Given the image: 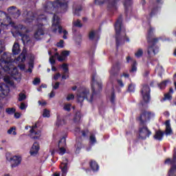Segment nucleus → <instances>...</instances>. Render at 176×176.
I'll use <instances>...</instances> for the list:
<instances>
[{"label": "nucleus", "mask_w": 176, "mask_h": 176, "mask_svg": "<svg viewBox=\"0 0 176 176\" xmlns=\"http://www.w3.org/2000/svg\"><path fill=\"white\" fill-rule=\"evenodd\" d=\"M95 85L98 87V91L100 92L102 90V83L96 81V74L91 76V90L92 94H90V91L85 89L81 91H78L77 94V101L78 102H83L85 100H87L89 102H93L94 96L97 95V91H96Z\"/></svg>", "instance_id": "1"}, {"label": "nucleus", "mask_w": 176, "mask_h": 176, "mask_svg": "<svg viewBox=\"0 0 176 176\" xmlns=\"http://www.w3.org/2000/svg\"><path fill=\"white\" fill-rule=\"evenodd\" d=\"M155 28L150 26V28L147 31L146 41L148 46L147 47V54L148 57L152 56H156L159 53V46L156 45L159 43L160 41L163 39L162 37H155Z\"/></svg>", "instance_id": "3"}, {"label": "nucleus", "mask_w": 176, "mask_h": 176, "mask_svg": "<svg viewBox=\"0 0 176 176\" xmlns=\"http://www.w3.org/2000/svg\"><path fill=\"white\" fill-rule=\"evenodd\" d=\"M13 130H16V128L12 127L10 128L8 131V134H13V135H16V134H17V132H16L15 131Z\"/></svg>", "instance_id": "41"}, {"label": "nucleus", "mask_w": 176, "mask_h": 176, "mask_svg": "<svg viewBox=\"0 0 176 176\" xmlns=\"http://www.w3.org/2000/svg\"><path fill=\"white\" fill-rule=\"evenodd\" d=\"M171 80L170 79L165 80L162 81V82L158 84V87L160 90H164L166 87H167V83H170Z\"/></svg>", "instance_id": "24"}, {"label": "nucleus", "mask_w": 176, "mask_h": 176, "mask_svg": "<svg viewBox=\"0 0 176 176\" xmlns=\"http://www.w3.org/2000/svg\"><path fill=\"white\" fill-rule=\"evenodd\" d=\"M135 88L133 86L132 84H130L128 87V91H130V93H134Z\"/></svg>", "instance_id": "51"}, {"label": "nucleus", "mask_w": 176, "mask_h": 176, "mask_svg": "<svg viewBox=\"0 0 176 176\" xmlns=\"http://www.w3.org/2000/svg\"><path fill=\"white\" fill-rule=\"evenodd\" d=\"M43 118H50V111L45 109L43 113Z\"/></svg>", "instance_id": "34"}, {"label": "nucleus", "mask_w": 176, "mask_h": 176, "mask_svg": "<svg viewBox=\"0 0 176 176\" xmlns=\"http://www.w3.org/2000/svg\"><path fill=\"white\" fill-rule=\"evenodd\" d=\"M0 60L1 63L9 64V63H10V60H12V54L9 52H4L3 54L1 55Z\"/></svg>", "instance_id": "14"}, {"label": "nucleus", "mask_w": 176, "mask_h": 176, "mask_svg": "<svg viewBox=\"0 0 176 176\" xmlns=\"http://www.w3.org/2000/svg\"><path fill=\"white\" fill-rule=\"evenodd\" d=\"M148 10L150 13L148 16H147V20H151V19H152L153 16H155L157 12H159V7L152 5L149 6Z\"/></svg>", "instance_id": "13"}, {"label": "nucleus", "mask_w": 176, "mask_h": 176, "mask_svg": "<svg viewBox=\"0 0 176 176\" xmlns=\"http://www.w3.org/2000/svg\"><path fill=\"white\" fill-rule=\"evenodd\" d=\"M62 68L66 74H68V72H69L68 65H67L65 63H63V65H62Z\"/></svg>", "instance_id": "44"}, {"label": "nucleus", "mask_w": 176, "mask_h": 176, "mask_svg": "<svg viewBox=\"0 0 176 176\" xmlns=\"http://www.w3.org/2000/svg\"><path fill=\"white\" fill-rule=\"evenodd\" d=\"M60 170L62 171V176L67 175V173H68V164L62 163L60 166Z\"/></svg>", "instance_id": "23"}, {"label": "nucleus", "mask_w": 176, "mask_h": 176, "mask_svg": "<svg viewBox=\"0 0 176 176\" xmlns=\"http://www.w3.org/2000/svg\"><path fill=\"white\" fill-rule=\"evenodd\" d=\"M58 87H60V82H56L55 83V85L53 86V89L54 90H57V89H58Z\"/></svg>", "instance_id": "60"}, {"label": "nucleus", "mask_w": 176, "mask_h": 176, "mask_svg": "<svg viewBox=\"0 0 176 176\" xmlns=\"http://www.w3.org/2000/svg\"><path fill=\"white\" fill-rule=\"evenodd\" d=\"M135 56L137 57V58H140V57H142V56H144V51L142 49L139 48L135 52Z\"/></svg>", "instance_id": "28"}, {"label": "nucleus", "mask_w": 176, "mask_h": 176, "mask_svg": "<svg viewBox=\"0 0 176 176\" xmlns=\"http://www.w3.org/2000/svg\"><path fill=\"white\" fill-rule=\"evenodd\" d=\"M107 2V0H95L96 5H104Z\"/></svg>", "instance_id": "39"}, {"label": "nucleus", "mask_w": 176, "mask_h": 176, "mask_svg": "<svg viewBox=\"0 0 176 176\" xmlns=\"http://www.w3.org/2000/svg\"><path fill=\"white\" fill-rule=\"evenodd\" d=\"M58 78H61V74L60 73H57L54 76V80H58Z\"/></svg>", "instance_id": "59"}, {"label": "nucleus", "mask_w": 176, "mask_h": 176, "mask_svg": "<svg viewBox=\"0 0 176 176\" xmlns=\"http://www.w3.org/2000/svg\"><path fill=\"white\" fill-rule=\"evenodd\" d=\"M151 118H152V112L142 111L140 116L136 118L137 120H139L140 126H142L139 127L138 130L139 138L140 140H145L152 135V131L145 125L146 124V122L151 120Z\"/></svg>", "instance_id": "2"}, {"label": "nucleus", "mask_w": 176, "mask_h": 176, "mask_svg": "<svg viewBox=\"0 0 176 176\" xmlns=\"http://www.w3.org/2000/svg\"><path fill=\"white\" fill-rule=\"evenodd\" d=\"M68 3L69 0H56V1H48L44 6L46 13L53 14V12L56 13H65L68 10Z\"/></svg>", "instance_id": "4"}, {"label": "nucleus", "mask_w": 176, "mask_h": 176, "mask_svg": "<svg viewBox=\"0 0 176 176\" xmlns=\"http://www.w3.org/2000/svg\"><path fill=\"white\" fill-rule=\"evenodd\" d=\"M10 93V89L7 85H0V96H8Z\"/></svg>", "instance_id": "16"}, {"label": "nucleus", "mask_w": 176, "mask_h": 176, "mask_svg": "<svg viewBox=\"0 0 176 176\" xmlns=\"http://www.w3.org/2000/svg\"><path fill=\"white\" fill-rule=\"evenodd\" d=\"M11 76L15 80L20 82L21 80V78L20 77V73L16 69H14L13 72H12Z\"/></svg>", "instance_id": "22"}, {"label": "nucleus", "mask_w": 176, "mask_h": 176, "mask_svg": "<svg viewBox=\"0 0 176 176\" xmlns=\"http://www.w3.org/2000/svg\"><path fill=\"white\" fill-rule=\"evenodd\" d=\"M56 96V93H54V91H52L50 94V98H53Z\"/></svg>", "instance_id": "64"}, {"label": "nucleus", "mask_w": 176, "mask_h": 176, "mask_svg": "<svg viewBox=\"0 0 176 176\" xmlns=\"http://www.w3.org/2000/svg\"><path fill=\"white\" fill-rule=\"evenodd\" d=\"M71 107H72V104L70 103L66 104L63 107V109L65 111H67V112H69L71 111Z\"/></svg>", "instance_id": "37"}, {"label": "nucleus", "mask_w": 176, "mask_h": 176, "mask_svg": "<svg viewBox=\"0 0 176 176\" xmlns=\"http://www.w3.org/2000/svg\"><path fill=\"white\" fill-rule=\"evenodd\" d=\"M35 19H36V14L32 12V11H28L27 12L25 20L27 23H32Z\"/></svg>", "instance_id": "15"}, {"label": "nucleus", "mask_w": 176, "mask_h": 176, "mask_svg": "<svg viewBox=\"0 0 176 176\" xmlns=\"http://www.w3.org/2000/svg\"><path fill=\"white\" fill-rule=\"evenodd\" d=\"M140 93L144 104L151 102V87L148 85H144Z\"/></svg>", "instance_id": "6"}, {"label": "nucleus", "mask_w": 176, "mask_h": 176, "mask_svg": "<svg viewBox=\"0 0 176 176\" xmlns=\"http://www.w3.org/2000/svg\"><path fill=\"white\" fill-rule=\"evenodd\" d=\"M20 36H21V39L23 41V42H25V41H27V39H28V36H27V34H21L19 33Z\"/></svg>", "instance_id": "42"}, {"label": "nucleus", "mask_w": 176, "mask_h": 176, "mask_svg": "<svg viewBox=\"0 0 176 176\" xmlns=\"http://www.w3.org/2000/svg\"><path fill=\"white\" fill-rule=\"evenodd\" d=\"M89 141H90V142H91V144H96V142H97L96 136L94 135H91L89 137Z\"/></svg>", "instance_id": "38"}, {"label": "nucleus", "mask_w": 176, "mask_h": 176, "mask_svg": "<svg viewBox=\"0 0 176 176\" xmlns=\"http://www.w3.org/2000/svg\"><path fill=\"white\" fill-rule=\"evenodd\" d=\"M5 50V45L2 43V41H0V54Z\"/></svg>", "instance_id": "54"}, {"label": "nucleus", "mask_w": 176, "mask_h": 176, "mask_svg": "<svg viewBox=\"0 0 176 176\" xmlns=\"http://www.w3.org/2000/svg\"><path fill=\"white\" fill-rule=\"evenodd\" d=\"M107 9L111 13L116 12L118 10V0H107Z\"/></svg>", "instance_id": "10"}, {"label": "nucleus", "mask_w": 176, "mask_h": 176, "mask_svg": "<svg viewBox=\"0 0 176 176\" xmlns=\"http://www.w3.org/2000/svg\"><path fill=\"white\" fill-rule=\"evenodd\" d=\"M75 27H78V28H82V27H83V25L80 23V20L78 19L76 21L73 22L72 30L76 32Z\"/></svg>", "instance_id": "26"}, {"label": "nucleus", "mask_w": 176, "mask_h": 176, "mask_svg": "<svg viewBox=\"0 0 176 176\" xmlns=\"http://www.w3.org/2000/svg\"><path fill=\"white\" fill-rule=\"evenodd\" d=\"M89 166L92 171H98L100 170V166L96 160H91L89 162Z\"/></svg>", "instance_id": "18"}, {"label": "nucleus", "mask_w": 176, "mask_h": 176, "mask_svg": "<svg viewBox=\"0 0 176 176\" xmlns=\"http://www.w3.org/2000/svg\"><path fill=\"white\" fill-rule=\"evenodd\" d=\"M80 12H82V6H79L78 8L74 10V14L76 16H80Z\"/></svg>", "instance_id": "33"}, {"label": "nucleus", "mask_w": 176, "mask_h": 176, "mask_svg": "<svg viewBox=\"0 0 176 176\" xmlns=\"http://www.w3.org/2000/svg\"><path fill=\"white\" fill-rule=\"evenodd\" d=\"M67 101H71V100H75V95L73 94L67 95L66 98Z\"/></svg>", "instance_id": "43"}, {"label": "nucleus", "mask_w": 176, "mask_h": 176, "mask_svg": "<svg viewBox=\"0 0 176 176\" xmlns=\"http://www.w3.org/2000/svg\"><path fill=\"white\" fill-rule=\"evenodd\" d=\"M54 56H52L50 58V63L51 64V65H54L56 64V60H54Z\"/></svg>", "instance_id": "46"}, {"label": "nucleus", "mask_w": 176, "mask_h": 176, "mask_svg": "<svg viewBox=\"0 0 176 176\" xmlns=\"http://www.w3.org/2000/svg\"><path fill=\"white\" fill-rule=\"evenodd\" d=\"M10 162H11L12 168L17 167V166L21 164V157L15 155L10 158Z\"/></svg>", "instance_id": "11"}, {"label": "nucleus", "mask_w": 176, "mask_h": 176, "mask_svg": "<svg viewBox=\"0 0 176 176\" xmlns=\"http://www.w3.org/2000/svg\"><path fill=\"white\" fill-rule=\"evenodd\" d=\"M67 152V150L64 147L59 148V155H64Z\"/></svg>", "instance_id": "49"}, {"label": "nucleus", "mask_w": 176, "mask_h": 176, "mask_svg": "<svg viewBox=\"0 0 176 176\" xmlns=\"http://www.w3.org/2000/svg\"><path fill=\"white\" fill-rule=\"evenodd\" d=\"M63 124H65V120H61L60 116H57L56 126L60 127V126H63Z\"/></svg>", "instance_id": "27"}, {"label": "nucleus", "mask_w": 176, "mask_h": 176, "mask_svg": "<svg viewBox=\"0 0 176 176\" xmlns=\"http://www.w3.org/2000/svg\"><path fill=\"white\" fill-rule=\"evenodd\" d=\"M165 133L166 135H168L169 134H171L173 133V130L171 129V126L166 127L165 130Z\"/></svg>", "instance_id": "48"}, {"label": "nucleus", "mask_w": 176, "mask_h": 176, "mask_svg": "<svg viewBox=\"0 0 176 176\" xmlns=\"http://www.w3.org/2000/svg\"><path fill=\"white\" fill-rule=\"evenodd\" d=\"M19 108L21 111H24L27 108V106H25V103L21 102Z\"/></svg>", "instance_id": "58"}, {"label": "nucleus", "mask_w": 176, "mask_h": 176, "mask_svg": "<svg viewBox=\"0 0 176 176\" xmlns=\"http://www.w3.org/2000/svg\"><path fill=\"white\" fill-rule=\"evenodd\" d=\"M6 112L8 114V115H13V113H16V109L14 108H7L6 109Z\"/></svg>", "instance_id": "32"}, {"label": "nucleus", "mask_w": 176, "mask_h": 176, "mask_svg": "<svg viewBox=\"0 0 176 176\" xmlns=\"http://www.w3.org/2000/svg\"><path fill=\"white\" fill-rule=\"evenodd\" d=\"M55 56H57L58 57V60L60 61V62H63L64 61V60H65V58L62 55V56H60L58 55V53H55Z\"/></svg>", "instance_id": "40"}, {"label": "nucleus", "mask_w": 176, "mask_h": 176, "mask_svg": "<svg viewBox=\"0 0 176 176\" xmlns=\"http://www.w3.org/2000/svg\"><path fill=\"white\" fill-rule=\"evenodd\" d=\"M43 25H44L42 23L37 25V29L34 34V38L36 39V41H41V39H42V36L45 35V28Z\"/></svg>", "instance_id": "8"}, {"label": "nucleus", "mask_w": 176, "mask_h": 176, "mask_svg": "<svg viewBox=\"0 0 176 176\" xmlns=\"http://www.w3.org/2000/svg\"><path fill=\"white\" fill-rule=\"evenodd\" d=\"M58 30L59 34L63 33V27L60 25V17L54 14L52 20V32H57Z\"/></svg>", "instance_id": "7"}, {"label": "nucleus", "mask_w": 176, "mask_h": 176, "mask_svg": "<svg viewBox=\"0 0 176 176\" xmlns=\"http://www.w3.org/2000/svg\"><path fill=\"white\" fill-rule=\"evenodd\" d=\"M149 70H146L143 74L144 78H148V76H149Z\"/></svg>", "instance_id": "61"}, {"label": "nucleus", "mask_w": 176, "mask_h": 176, "mask_svg": "<svg viewBox=\"0 0 176 176\" xmlns=\"http://www.w3.org/2000/svg\"><path fill=\"white\" fill-rule=\"evenodd\" d=\"M176 163V153L173 155V160H171V164H175Z\"/></svg>", "instance_id": "57"}, {"label": "nucleus", "mask_w": 176, "mask_h": 176, "mask_svg": "<svg viewBox=\"0 0 176 176\" xmlns=\"http://www.w3.org/2000/svg\"><path fill=\"white\" fill-rule=\"evenodd\" d=\"M122 63L117 61L114 65H113L111 69L109 71L111 76H118L120 69L122 68Z\"/></svg>", "instance_id": "9"}, {"label": "nucleus", "mask_w": 176, "mask_h": 176, "mask_svg": "<svg viewBox=\"0 0 176 176\" xmlns=\"http://www.w3.org/2000/svg\"><path fill=\"white\" fill-rule=\"evenodd\" d=\"M16 9H17V8H16V6H11L8 8V12L10 14H12V16L14 19H19V17H20L21 13L20 12V10H17L16 11Z\"/></svg>", "instance_id": "12"}, {"label": "nucleus", "mask_w": 176, "mask_h": 176, "mask_svg": "<svg viewBox=\"0 0 176 176\" xmlns=\"http://www.w3.org/2000/svg\"><path fill=\"white\" fill-rule=\"evenodd\" d=\"M114 28L116 31V50H119V46H120L122 42V38H120V32L124 33V36H122V38H124L126 41V42H130V38L129 36H127V34H126V28H124V26H123V15L120 14L118 18L117 19L115 24H114Z\"/></svg>", "instance_id": "5"}, {"label": "nucleus", "mask_w": 176, "mask_h": 176, "mask_svg": "<svg viewBox=\"0 0 176 176\" xmlns=\"http://www.w3.org/2000/svg\"><path fill=\"white\" fill-rule=\"evenodd\" d=\"M165 126H166V128L171 127V125L170 124V120H168L165 122Z\"/></svg>", "instance_id": "63"}, {"label": "nucleus", "mask_w": 176, "mask_h": 176, "mask_svg": "<svg viewBox=\"0 0 176 176\" xmlns=\"http://www.w3.org/2000/svg\"><path fill=\"white\" fill-rule=\"evenodd\" d=\"M40 83H41V78H36L33 80V85H34L35 86L39 85Z\"/></svg>", "instance_id": "45"}, {"label": "nucleus", "mask_w": 176, "mask_h": 176, "mask_svg": "<svg viewBox=\"0 0 176 176\" xmlns=\"http://www.w3.org/2000/svg\"><path fill=\"white\" fill-rule=\"evenodd\" d=\"M164 135V132L159 130L155 132V134L153 136V138L155 140H157V141H162V140H163Z\"/></svg>", "instance_id": "21"}, {"label": "nucleus", "mask_w": 176, "mask_h": 176, "mask_svg": "<svg viewBox=\"0 0 176 176\" xmlns=\"http://www.w3.org/2000/svg\"><path fill=\"white\" fill-rule=\"evenodd\" d=\"M39 143L34 142L30 149V155L31 156H34V155H36L38 152H39Z\"/></svg>", "instance_id": "17"}, {"label": "nucleus", "mask_w": 176, "mask_h": 176, "mask_svg": "<svg viewBox=\"0 0 176 176\" xmlns=\"http://www.w3.org/2000/svg\"><path fill=\"white\" fill-rule=\"evenodd\" d=\"M117 82L119 85V86H120V87H124V84L123 83V80H122L121 79H118Z\"/></svg>", "instance_id": "55"}, {"label": "nucleus", "mask_w": 176, "mask_h": 176, "mask_svg": "<svg viewBox=\"0 0 176 176\" xmlns=\"http://www.w3.org/2000/svg\"><path fill=\"white\" fill-rule=\"evenodd\" d=\"M82 118V114L80 111H77L74 118V123H79L80 122V119Z\"/></svg>", "instance_id": "25"}, {"label": "nucleus", "mask_w": 176, "mask_h": 176, "mask_svg": "<svg viewBox=\"0 0 176 176\" xmlns=\"http://www.w3.org/2000/svg\"><path fill=\"white\" fill-rule=\"evenodd\" d=\"M130 72H137V61H133Z\"/></svg>", "instance_id": "31"}, {"label": "nucleus", "mask_w": 176, "mask_h": 176, "mask_svg": "<svg viewBox=\"0 0 176 176\" xmlns=\"http://www.w3.org/2000/svg\"><path fill=\"white\" fill-rule=\"evenodd\" d=\"M164 97L165 98H166V100H170L171 98V94L170 93H168L164 95Z\"/></svg>", "instance_id": "62"}, {"label": "nucleus", "mask_w": 176, "mask_h": 176, "mask_svg": "<svg viewBox=\"0 0 176 176\" xmlns=\"http://www.w3.org/2000/svg\"><path fill=\"white\" fill-rule=\"evenodd\" d=\"M115 98H116V96L115 95V89L113 88L111 91V96L110 98V102L114 105L115 104Z\"/></svg>", "instance_id": "29"}, {"label": "nucleus", "mask_w": 176, "mask_h": 176, "mask_svg": "<svg viewBox=\"0 0 176 176\" xmlns=\"http://www.w3.org/2000/svg\"><path fill=\"white\" fill-rule=\"evenodd\" d=\"M81 134L82 137H87V134H89V129L81 131Z\"/></svg>", "instance_id": "53"}, {"label": "nucleus", "mask_w": 176, "mask_h": 176, "mask_svg": "<svg viewBox=\"0 0 176 176\" xmlns=\"http://www.w3.org/2000/svg\"><path fill=\"white\" fill-rule=\"evenodd\" d=\"M21 52L20 44H19V43H14L12 47V54L17 56Z\"/></svg>", "instance_id": "19"}, {"label": "nucleus", "mask_w": 176, "mask_h": 176, "mask_svg": "<svg viewBox=\"0 0 176 176\" xmlns=\"http://www.w3.org/2000/svg\"><path fill=\"white\" fill-rule=\"evenodd\" d=\"M175 170H176V165H173L171 166L168 172V175L170 176V174H173Z\"/></svg>", "instance_id": "50"}, {"label": "nucleus", "mask_w": 176, "mask_h": 176, "mask_svg": "<svg viewBox=\"0 0 176 176\" xmlns=\"http://www.w3.org/2000/svg\"><path fill=\"white\" fill-rule=\"evenodd\" d=\"M19 101L21 102V101H24V100H25L27 98V96H25V94L23 93H20L19 94Z\"/></svg>", "instance_id": "36"}, {"label": "nucleus", "mask_w": 176, "mask_h": 176, "mask_svg": "<svg viewBox=\"0 0 176 176\" xmlns=\"http://www.w3.org/2000/svg\"><path fill=\"white\" fill-rule=\"evenodd\" d=\"M76 146V153H80V149H82V143L81 142H76L75 144Z\"/></svg>", "instance_id": "30"}, {"label": "nucleus", "mask_w": 176, "mask_h": 176, "mask_svg": "<svg viewBox=\"0 0 176 176\" xmlns=\"http://www.w3.org/2000/svg\"><path fill=\"white\" fill-rule=\"evenodd\" d=\"M57 47L63 48L64 47V40H60L58 43L56 44Z\"/></svg>", "instance_id": "47"}, {"label": "nucleus", "mask_w": 176, "mask_h": 176, "mask_svg": "<svg viewBox=\"0 0 176 176\" xmlns=\"http://www.w3.org/2000/svg\"><path fill=\"white\" fill-rule=\"evenodd\" d=\"M61 54L65 58V57H68V56H69V51L65 50L62 52Z\"/></svg>", "instance_id": "52"}, {"label": "nucleus", "mask_w": 176, "mask_h": 176, "mask_svg": "<svg viewBox=\"0 0 176 176\" xmlns=\"http://www.w3.org/2000/svg\"><path fill=\"white\" fill-rule=\"evenodd\" d=\"M131 5H133V0H124V8L125 9V14L126 16L127 13H129V8H131Z\"/></svg>", "instance_id": "20"}, {"label": "nucleus", "mask_w": 176, "mask_h": 176, "mask_svg": "<svg viewBox=\"0 0 176 176\" xmlns=\"http://www.w3.org/2000/svg\"><path fill=\"white\" fill-rule=\"evenodd\" d=\"M3 80L6 83H10V82H12V80H10V77L9 76L4 77Z\"/></svg>", "instance_id": "56"}, {"label": "nucleus", "mask_w": 176, "mask_h": 176, "mask_svg": "<svg viewBox=\"0 0 176 176\" xmlns=\"http://www.w3.org/2000/svg\"><path fill=\"white\" fill-rule=\"evenodd\" d=\"M89 38L90 41H94V38H96V32L94 30L89 32Z\"/></svg>", "instance_id": "35"}]
</instances>
